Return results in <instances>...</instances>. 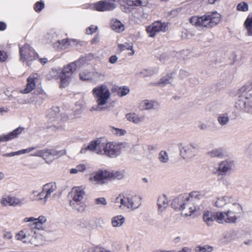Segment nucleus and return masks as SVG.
Segmentation results:
<instances>
[{
    "label": "nucleus",
    "instance_id": "nucleus-1",
    "mask_svg": "<svg viewBox=\"0 0 252 252\" xmlns=\"http://www.w3.org/2000/svg\"><path fill=\"white\" fill-rule=\"evenodd\" d=\"M85 61L84 58H80L79 60L69 63L64 66L62 72H60L56 69H52L47 74V78L48 80L57 79L59 76L61 78V87L64 88L67 86L71 79L72 74L76 68L80 66V64Z\"/></svg>",
    "mask_w": 252,
    "mask_h": 252
},
{
    "label": "nucleus",
    "instance_id": "nucleus-2",
    "mask_svg": "<svg viewBox=\"0 0 252 252\" xmlns=\"http://www.w3.org/2000/svg\"><path fill=\"white\" fill-rule=\"evenodd\" d=\"M242 212V205L239 203H234L225 211L216 212L217 222L220 224H236L240 219Z\"/></svg>",
    "mask_w": 252,
    "mask_h": 252
},
{
    "label": "nucleus",
    "instance_id": "nucleus-3",
    "mask_svg": "<svg viewBox=\"0 0 252 252\" xmlns=\"http://www.w3.org/2000/svg\"><path fill=\"white\" fill-rule=\"evenodd\" d=\"M252 81L249 84L243 86L239 90L235 107L240 111L252 113Z\"/></svg>",
    "mask_w": 252,
    "mask_h": 252
},
{
    "label": "nucleus",
    "instance_id": "nucleus-4",
    "mask_svg": "<svg viewBox=\"0 0 252 252\" xmlns=\"http://www.w3.org/2000/svg\"><path fill=\"white\" fill-rule=\"evenodd\" d=\"M92 94L96 105L91 107L90 111L93 112L106 110L105 105L108 103L111 96V93L108 87L104 84L98 85L93 89Z\"/></svg>",
    "mask_w": 252,
    "mask_h": 252
},
{
    "label": "nucleus",
    "instance_id": "nucleus-5",
    "mask_svg": "<svg viewBox=\"0 0 252 252\" xmlns=\"http://www.w3.org/2000/svg\"><path fill=\"white\" fill-rule=\"evenodd\" d=\"M220 19V15L215 11L209 12L201 17H192L190 18L189 22L197 27L210 28L219 23Z\"/></svg>",
    "mask_w": 252,
    "mask_h": 252
},
{
    "label": "nucleus",
    "instance_id": "nucleus-6",
    "mask_svg": "<svg viewBox=\"0 0 252 252\" xmlns=\"http://www.w3.org/2000/svg\"><path fill=\"white\" fill-rule=\"evenodd\" d=\"M191 199L189 198L187 194L180 195L173 200L172 207L175 210H181L182 215L190 216L196 208Z\"/></svg>",
    "mask_w": 252,
    "mask_h": 252
},
{
    "label": "nucleus",
    "instance_id": "nucleus-7",
    "mask_svg": "<svg viewBox=\"0 0 252 252\" xmlns=\"http://www.w3.org/2000/svg\"><path fill=\"white\" fill-rule=\"evenodd\" d=\"M115 202H120V208H126L131 210L138 208L141 204V197L138 195L119 196L116 198Z\"/></svg>",
    "mask_w": 252,
    "mask_h": 252
},
{
    "label": "nucleus",
    "instance_id": "nucleus-8",
    "mask_svg": "<svg viewBox=\"0 0 252 252\" xmlns=\"http://www.w3.org/2000/svg\"><path fill=\"white\" fill-rule=\"evenodd\" d=\"M19 52L20 60L26 62L28 65L30 63L38 58V55L29 44H25L20 48Z\"/></svg>",
    "mask_w": 252,
    "mask_h": 252
},
{
    "label": "nucleus",
    "instance_id": "nucleus-9",
    "mask_svg": "<svg viewBox=\"0 0 252 252\" xmlns=\"http://www.w3.org/2000/svg\"><path fill=\"white\" fill-rule=\"evenodd\" d=\"M108 171L99 170L93 172L90 176L89 180L94 185H103L109 179Z\"/></svg>",
    "mask_w": 252,
    "mask_h": 252
},
{
    "label": "nucleus",
    "instance_id": "nucleus-10",
    "mask_svg": "<svg viewBox=\"0 0 252 252\" xmlns=\"http://www.w3.org/2000/svg\"><path fill=\"white\" fill-rule=\"evenodd\" d=\"M59 110L58 108H56L55 110L51 109L49 110L47 114V118L49 123L52 124L50 127H53V129H61L63 127V126L61 123V119L59 113Z\"/></svg>",
    "mask_w": 252,
    "mask_h": 252
},
{
    "label": "nucleus",
    "instance_id": "nucleus-11",
    "mask_svg": "<svg viewBox=\"0 0 252 252\" xmlns=\"http://www.w3.org/2000/svg\"><path fill=\"white\" fill-rule=\"evenodd\" d=\"M197 145L194 143H191L188 145H181L180 147V155L185 159H189L195 155Z\"/></svg>",
    "mask_w": 252,
    "mask_h": 252
},
{
    "label": "nucleus",
    "instance_id": "nucleus-12",
    "mask_svg": "<svg viewBox=\"0 0 252 252\" xmlns=\"http://www.w3.org/2000/svg\"><path fill=\"white\" fill-rule=\"evenodd\" d=\"M66 153L65 150L56 151L52 149H46L39 150L31 155L32 156L39 157L45 159V157H61L65 155Z\"/></svg>",
    "mask_w": 252,
    "mask_h": 252
},
{
    "label": "nucleus",
    "instance_id": "nucleus-13",
    "mask_svg": "<svg viewBox=\"0 0 252 252\" xmlns=\"http://www.w3.org/2000/svg\"><path fill=\"white\" fill-rule=\"evenodd\" d=\"M25 203V198H18L14 196L5 195L0 199V203L3 206H21Z\"/></svg>",
    "mask_w": 252,
    "mask_h": 252
},
{
    "label": "nucleus",
    "instance_id": "nucleus-14",
    "mask_svg": "<svg viewBox=\"0 0 252 252\" xmlns=\"http://www.w3.org/2000/svg\"><path fill=\"white\" fill-rule=\"evenodd\" d=\"M234 167V162L231 160H225L219 163L217 170L218 175H225L231 172Z\"/></svg>",
    "mask_w": 252,
    "mask_h": 252
},
{
    "label": "nucleus",
    "instance_id": "nucleus-15",
    "mask_svg": "<svg viewBox=\"0 0 252 252\" xmlns=\"http://www.w3.org/2000/svg\"><path fill=\"white\" fill-rule=\"evenodd\" d=\"M167 24L165 23H161L160 21H156L153 23L151 25L147 28V32L149 34V36L153 37L156 33L166 31Z\"/></svg>",
    "mask_w": 252,
    "mask_h": 252
},
{
    "label": "nucleus",
    "instance_id": "nucleus-16",
    "mask_svg": "<svg viewBox=\"0 0 252 252\" xmlns=\"http://www.w3.org/2000/svg\"><path fill=\"white\" fill-rule=\"evenodd\" d=\"M123 145L124 144L122 143L117 144L113 142H106V155L110 158L117 157L120 154L121 149Z\"/></svg>",
    "mask_w": 252,
    "mask_h": 252
},
{
    "label": "nucleus",
    "instance_id": "nucleus-17",
    "mask_svg": "<svg viewBox=\"0 0 252 252\" xmlns=\"http://www.w3.org/2000/svg\"><path fill=\"white\" fill-rule=\"evenodd\" d=\"M32 234L33 229L31 228H24L16 234L15 238L16 240L21 241L24 243H30Z\"/></svg>",
    "mask_w": 252,
    "mask_h": 252
},
{
    "label": "nucleus",
    "instance_id": "nucleus-18",
    "mask_svg": "<svg viewBox=\"0 0 252 252\" xmlns=\"http://www.w3.org/2000/svg\"><path fill=\"white\" fill-rule=\"evenodd\" d=\"M43 191L45 192L44 199L48 201L49 199L54 198L56 195L57 185L55 183H50L43 186Z\"/></svg>",
    "mask_w": 252,
    "mask_h": 252
},
{
    "label": "nucleus",
    "instance_id": "nucleus-19",
    "mask_svg": "<svg viewBox=\"0 0 252 252\" xmlns=\"http://www.w3.org/2000/svg\"><path fill=\"white\" fill-rule=\"evenodd\" d=\"M160 106L159 103L154 100L144 99L139 104V108L141 111L158 110Z\"/></svg>",
    "mask_w": 252,
    "mask_h": 252
},
{
    "label": "nucleus",
    "instance_id": "nucleus-20",
    "mask_svg": "<svg viewBox=\"0 0 252 252\" xmlns=\"http://www.w3.org/2000/svg\"><path fill=\"white\" fill-rule=\"evenodd\" d=\"M107 1H100L94 5V8L97 11H104L114 9L116 5L114 2L116 0H106Z\"/></svg>",
    "mask_w": 252,
    "mask_h": 252
},
{
    "label": "nucleus",
    "instance_id": "nucleus-21",
    "mask_svg": "<svg viewBox=\"0 0 252 252\" xmlns=\"http://www.w3.org/2000/svg\"><path fill=\"white\" fill-rule=\"evenodd\" d=\"M86 195L84 189L80 187H75L72 188L71 191V196L72 200L70 201H73L76 203L81 202Z\"/></svg>",
    "mask_w": 252,
    "mask_h": 252
},
{
    "label": "nucleus",
    "instance_id": "nucleus-22",
    "mask_svg": "<svg viewBox=\"0 0 252 252\" xmlns=\"http://www.w3.org/2000/svg\"><path fill=\"white\" fill-rule=\"evenodd\" d=\"M234 203H238L235 198L231 196H224L218 198L215 202V206L222 207L224 205L233 206Z\"/></svg>",
    "mask_w": 252,
    "mask_h": 252
},
{
    "label": "nucleus",
    "instance_id": "nucleus-23",
    "mask_svg": "<svg viewBox=\"0 0 252 252\" xmlns=\"http://www.w3.org/2000/svg\"><path fill=\"white\" fill-rule=\"evenodd\" d=\"M127 121L136 125H138L145 121L144 115H140L134 112H130L126 115Z\"/></svg>",
    "mask_w": 252,
    "mask_h": 252
},
{
    "label": "nucleus",
    "instance_id": "nucleus-24",
    "mask_svg": "<svg viewBox=\"0 0 252 252\" xmlns=\"http://www.w3.org/2000/svg\"><path fill=\"white\" fill-rule=\"evenodd\" d=\"M169 203V200L166 195L164 194L159 195L157 199L158 211L161 213L164 211L168 207Z\"/></svg>",
    "mask_w": 252,
    "mask_h": 252
},
{
    "label": "nucleus",
    "instance_id": "nucleus-25",
    "mask_svg": "<svg viewBox=\"0 0 252 252\" xmlns=\"http://www.w3.org/2000/svg\"><path fill=\"white\" fill-rule=\"evenodd\" d=\"M45 241V239L42 235L33 230V234L30 241L31 244L38 246L43 245Z\"/></svg>",
    "mask_w": 252,
    "mask_h": 252
},
{
    "label": "nucleus",
    "instance_id": "nucleus-26",
    "mask_svg": "<svg viewBox=\"0 0 252 252\" xmlns=\"http://www.w3.org/2000/svg\"><path fill=\"white\" fill-rule=\"evenodd\" d=\"M23 129V127H19L7 135H1L0 136V141H7L16 138L22 132Z\"/></svg>",
    "mask_w": 252,
    "mask_h": 252
},
{
    "label": "nucleus",
    "instance_id": "nucleus-27",
    "mask_svg": "<svg viewBox=\"0 0 252 252\" xmlns=\"http://www.w3.org/2000/svg\"><path fill=\"white\" fill-rule=\"evenodd\" d=\"M216 216V212L206 211L203 214V220L207 225L211 226L215 220L217 221Z\"/></svg>",
    "mask_w": 252,
    "mask_h": 252
},
{
    "label": "nucleus",
    "instance_id": "nucleus-28",
    "mask_svg": "<svg viewBox=\"0 0 252 252\" xmlns=\"http://www.w3.org/2000/svg\"><path fill=\"white\" fill-rule=\"evenodd\" d=\"M126 221V219L123 215L115 216L112 218L111 224L113 227L120 228L122 227Z\"/></svg>",
    "mask_w": 252,
    "mask_h": 252
},
{
    "label": "nucleus",
    "instance_id": "nucleus-29",
    "mask_svg": "<svg viewBox=\"0 0 252 252\" xmlns=\"http://www.w3.org/2000/svg\"><path fill=\"white\" fill-rule=\"evenodd\" d=\"M96 140L90 142L88 145H84L80 151V154H86L88 152H96Z\"/></svg>",
    "mask_w": 252,
    "mask_h": 252
},
{
    "label": "nucleus",
    "instance_id": "nucleus-30",
    "mask_svg": "<svg viewBox=\"0 0 252 252\" xmlns=\"http://www.w3.org/2000/svg\"><path fill=\"white\" fill-rule=\"evenodd\" d=\"M217 121L221 126H224L227 125L230 122L229 113L224 112L219 114L217 117Z\"/></svg>",
    "mask_w": 252,
    "mask_h": 252
},
{
    "label": "nucleus",
    "instance_id": "nucleus-31",
    "mask_svg": "<svg viewBox=\"0 0 252 252\" xmlns=\"http://www.w3.org/2000/svg\"><path fill=\"white\" fill-rule=\"evenodd\" d=\"M36 77L34 75L31 76L28 79V83L26 88L22 91L23 93L28 94L32 91L35 87V79Z\"/></svg>",
    "mask_w": 252,
    "mask_h": 252
},
{
    "label": "nucleus",
    "instance_id": "nucleus-32",
    "mask_svg": "<svg viewBox=\"0 0 252 252\" xmlns=\"http://www.w3.org/2000/svg\"><path fill=\"white\" fill-rule=\"evenodd\" d=\"M224 151L221 148L213 149L207 153V155L212 158H222L224 156Z\"/></svg>",
    "mask_w": 252,
    "mask_h": 252
},
{
    "label": "nucleus",
    "instance_id": "nucleus-33",
    "mask_svg": "<svg viewBox=\"0 0 252 252\" xmlns=\"http://www.w3.org/2000/svg\"><path fill=\"white\" fill-rule=\"evenodd\" d=\"M106 142L105 141H103L99 139H97L96 153H97L98 155H106Z\"/></svg>",
    "mask_w": 252,
    "mask_h": 252
},
{
    "label": "nucleus",
    "instance_id": "nucleus-34",
    "mask_svg": "<svg viewBox=\"0 0 252 252\" xmlns=\"http://www.w3.org/2000/svg\"><path fill=\"white\" fill-rule=\"evenodd\" d=\"M80 79L82 81H89L93 79V72L88 70H83L79 73Z\"/></svg>",
    "mask_w": 252,
    "mask_h": 252
},
{
    "label": "nucleus",
    "instance_id": "nucleus-35",
    "mask_svg": "<svg viewBox=\"0 0 252 252\" xmlns=\"http://www.w3.org/2000/svg\"><path fill=\"white\" fill-rule=\"evenodd\" d=\"M108 174L109 180L115 179L121 180L125 176L124 171H108Z\"/></svg>",
    "mask_w": 252,
    "mask_h": 252
},
{
    "label": "nucleus",
    "instance_id": "nucleus-36",
    "mask_svg": "<svg viewBox=\"0 0 252 252\" xmlns=\"http://www.w3.org/2000/svg\"><path fill=\"white\" fill-rule=\"evenodd\" d=\"M111 27L114 31L117 32H120L124 30V25L117 20L111 21Z\"/></svg>",
    "mask_w": 252,
    "mask_h": 252
},
{
    "label": "nucleus",
    "instance_id": "nucleus-37",
    "mask_svg": "<svg viewBox=\"0 0 252 252\" xmlns=\"http://www.w3.org/2000/svg\"><path fill=\"white\" fill-rule=\"evenodd\" d=\"M173 72H172L171 73L168 74L167 76L162 77L157 83V85L162 87L170 83L171 80L173 78Z\"/></svg>",
    "mask_w": 252,
    "mask_h": 252
},
{
    "label": "nucleus",
    "instance_id": "nucleus-38",
    "mask_svg": "<svg viewBox=\"0 0 252 252\" xmlns=\"http://www.w3.org/2000/svg\"><path fill=\"white\" fill-rule=\"evenodd\" d=\"M133 45L131 43H125L124 44H120L118 45V48L121 51H124L125 50H130L131 52L128 53V55L130 56H132L134 54V50H132Z\"/></svg>",
    "mask_w": 252,
    "mask_h": 252
},
{
    "label": "nucleus",
    "instance_id": "nucleus-39",
    "mask_svg": "<svg viewBox=\"0 0 252 252\" xmlns=\"http://www.w3.org/2000/svg\"><path fill=\"white\" fill-rule=\"evenodd\" d=\"M37 220L35 222V228L38 229H41L43 228V225H44L47 221V219L43 216H40L38 218H35Z\"/></svg>",
    "mask_w": 252,
    "mask_h": 252
},
{
    "label": "nucleus",
    "instance_id": "nucleus-40",
    "mask_svg": "<svg viewBox=\"0 0 252 252\" xmlns=\"http://www.w3.org/2000/svg\"><path fill=\"white\" fill-rule=\"evenodd\" d=\"M244 25L249 35H252V17L248 16L246 20Z\"/></svg>",
    "mask_w": 252,
    "mask_h": 252
},
{
    "label": "nucleus",
    "instance_id": "nucleus-41",
    "mask_svg": "<svg viewBox=\"0 0 252 252\" xmlns=\"http://www.w3.org/2000/svg\"><path fill=\"white\" fill-rule=\"evenodd\" d=\"M158 159L161 163H167L169 159V155L166 151H161L158 154Z\"/></svg>",
    "mask_w": 252,
    "mask_h": 252
},
{
    "label": "nucleus",
    "instance_id": "nucleus-42",
    "mask_svg": "<svg viewBox=\"0 0 252 252\" xmlns=\"http://www.w3.org/2000/svg\"><path fill=\"white\" fill-rule=\"evenodd\" d=\"M111 132L118 136H122L126 135L127 133L126 131L124 129L116 128L114 126L110 127Z\"/></svg>",
    "mask_w": 252,
    "mask_h": 252
},
{
    "label": "nucleus",
    "instance_id": "nucleus-43",
    "mask_svg": "<svg viewBox=\"0 0 252 252\" xmlns=\"http://www.w3.org/2000/svg\"><path fill=\"white\" fill-rule=\"evenodd\" d=\"M194 250L195 252H212L213 250V248L208 245L203 246H198L195 247Z\"/></svg>",
    "mask_w": 252,
    "mask_h": 252
},
{
    "label": "nucleus",
    "instance_id": "nucleus-44",
    "mask_svg": "<svg viewBox=\"0 0 252 252\" xmlns=\"http://www.w3.org/2000/svg\"><path fill=\"white\" fill-rule=\"evenodd\" d=\"M94 204L97 206L98 207H103L107 205V202L105 198L99 197L94 199Z\"/></svg>",
    "mask_w": 252,
    "mask_h": 252
},
{
    "label": "nucleus",
    "instance_id": "nucleus-45",
    "mask_svg": "<svg viewBox=\"0 0 252 252\" xmlns=\"http://www.w3.org/2000/svg\"><path fill=\"white\" fill-rule=\"evenodd\" d=\"M86 169L85 164H80L76 166L75 168H71L70 170V174H77L79 172H83Z\"/></svg>",
    "mask_w": 252,
    "mask_h": 252
},
{
    "label": "nucleus",
    "instance_id": "nucleus-46",
    "mask_svg": "<svg viewBox=\"0 0 252 252\" xmlns=\"http://www.w3.org/2000/svg\"><path fill=\"white\" fill-rule=\"evenodd\" d=\"M69 204L74 210L79 212H83L85 210V207L81 202L76 203L73 201H70Z\"/></svg>",
    "mask_w": 252,
    "mask_h": 252
},
{
    "label": "nucleus",
    "instance_id": "nucleus-47",
    "mask_svg": "<svg viewBox=\"0 0 252 252\" xmlns=\"http://www.w3.org/2000/svg\"><path fill=\"white\" fill-rule=\"evenodd\" d=\"M189 198H191L190 200H193V202L194 203L195 199H200L203 196L202 195L199 191H192L188 195Z\"/></svg>",
    "mask_w": 252,
    "mask_h": 252
},
{
    "label": "nucleus",
    "instance_id": "nucleus-48",
    "mask_svg": "<svg viewBox=\"0 0 252 252\" xmlns=\"http://www.w3.org/2000/svg\"><path fill=\"white\" fill-rule=\"evenodd\" d=\"M237 10L239 11H247L249 10V5L246 2H241L237 5Z\"/></svg>",
    "mask_w": 252,
    "mask_h": 252
},
{
    "label": "nucleus",
    "instance_id": "nucleus-49",
    "mask_svg": "<svg viewBox=\"0 0 252 252\" xmlns=\"http://www.w3.org/2000/svg\"><path fill=\"white\" fill-rule=\"evenodd\" d=\"M129 92V89L126 87L119 88L117 91L118 95L120 96H124L128 94Z\"/></svg>",
    "mask_w": 252,
    "mask_h": 252
},
{
    "label": "nucleus",
    "instance_id": "nucleus-50",
    "mask_svg": "<svg viewBox=\"0 0 252 252\" xmlns=\"http://www.w3.org/2000/svg\"><path fill=\"white\" fill-rule=\"evenodd\" d=\"M45 195V192L43 191V188H42V190L37 194V200L40 201L42 204H45L47 201H45L44 199V196Z\"/></svg>",
    "mask_w": 252,
    "mask_h": 252
},
{
    "label": "nucleus",
    "instance_id": "nucleus-51",
    "mask_svg": "<svg viewBox=\"0 0 252 252\" xmlns=\"http://www.w3.org/2000/svg\"><path fill=\"white\" fill-rule=\"evenodd\" d=\"M37 220L34 217H26L23 220L24 222H31V225H34L35 227V222Z\"/></svg>",
    "mask_w": 252,
    "mask_h": 252
},
{
    "label": "nucleus",
    "instance_id": "nucleus-52",
    "mask_svg": "<svg viewBox=\"0 0 252 252\" xmlns=\"http://www.w3.org/2000/svg\"><path fill=\"white\" fill-rule=\"evenodd\" d=\"M44 7V4L42 2H37L34 6V9L36 12L40 11Z\"/></svg>",
    "mask_w": 252,
    "mask_h": 252
},
{
    "label": "nucleus",
    "instance_id": "nucleus-53",
    "mask_svg": "<svg viewBox=\"0 0 252 252\" xmlns=\"http://www.w3.org/2000/svg\"><path fill=\"white\" fill-rule=\"evenodd\" d=\"M97 30V27L92 25L88 29H87L86 33L88 34H92L95 32Z\"/></svg>",
    "mask_w": 252,
    "mask_h": 252
},
{
    "label": "nucleus",
    "instance_id": "nucleus-54",
    "mask_svg": "<svg viewBox=\"0 0 252 252\" xmlns=\"http://www.w3.org/2000/svg\"><path fill=\"white\" fill-rule=\"evenodd\" d=\"M132 5L136 6H145L147 4V2H143L140 0H135L132 1Z\"/></svg>",
    "mask_w": 252,
    "mask_h": 252
},
{
    "label": "nucleus",
    "instance_id": "nucleus-55",
    "mask_svg": "<svg viewBox=\"0 0 252 252\" xmlns=\"http://www.w3.org/2000/svg\"><path fill=\"white\" fill-rule=\"evenodd\" d=\"M169 59V56L166 54V53H164L163 54H162L160 57H159V60L160 61L164 63V62H166V61H167Z\"/></svg>",
    "mask_w": 252,
    "mask_h": 252
},
{
    "label": "nucleus",
    "instance_id": "nucleus-56",
    "mask_svg": "<svg viewBox=\"0 0 252 252\" xmlns=\"http://www.w3.org/2000/svg\"><path fill=\"white\" fill-rule=\"evenodd\" d=\"M104 77V76L103 75L98 72H93V79L97 78L100 80H102L103 79Z\"/></svg>",
    "mask_w": 252,
    "mask_h": 252
},
{
    "label": "nucleus",
    "instance_id": "nucleus-57",
    "mask_svg": "<svg viewBox=\"0 0 252 252\" xmlns=\"http://www.w3.org/2000/svg\"><path fill=\"white\" fill-rule=\"evenodd\" d=\"M84 252H101V248H96L95 249L90 248V249L85 250L84 251Z\"/></svg>",
    "mask_w": 252,
    "mask_h": 252
},
{
    "label": "nucleus",
    "instance_id": "nucleus-58",
    "mask_svg": "<svg viewBox=\"0 0 252 252\" xmlns=\"http://www.w3.org/2000/svg\"><path fill=\"white\" fill-rule=\"evenodd\" d=\"M7 57V56L6 53L3 51H0V62H4L6 60Z\"/></svg>",
    "mask_w": 252,
    "mask_h": 252
},
{
    "label": "nucleus",
    "instance_id": "nucleus-59",
    "mask_svg": "<svg viewBox=\"0 0 252 252\" xmlns=\"http://www.w3.org/2000/svg\"><path fill=\"white\" fill-rule=\"evenodd\" d=\"M188 73L184 70H180L179 73V76L180 78L183 79L188 75Z\"/></svg>",
    "mask_w": 252,
    "mask_h": 252
},
{
    "label": "nucleus",
    "instance_id": "nucleus-60",
    "mask_svg": "<svg viewBox=\"0 0 252 252\" xmlns=\"http://www.w3.org/2000/svg\"><path fill=\"white\" fill-rule=\"evenodd\" d=\"M13 236L12 233L9 231H6L4 232L3 237L5 239H11Z\"/></svg>",
    "mask_w": 252,
    "mask_h": 252
},
{
    "label": "nucleus",
    "instance_id": "nucleus-61",
    "mask_svg": "<svg viewBox=\"0 0 252 252\" xmlns=\"http://www.w3.org/2000/svg\"><path fill=\"white\" fill-rule=\"evenodd\" d=\"M198 127L202 130H205L208 128V126L203 123H200L198 125Z\"/></svg>",
    "mask_w": 252,
    "mask_h": 252
},
{
    "label": "nucleus",
    "instance_id": "nucleus-62",
    "mask_svg": "<svg viewBox=\"0 0 252 252\" xmlns=\"http://www.w3.org/2000/svg\"><path fill=\"white\" fill-rule=\"evenodd\" d=\"M118 57L116 56H112L109 58V62L111 63H115L118 60Z\"/></svg>",
    "mask_w": 252,
    "mask_h": 252
},
{
    "label": "nucleus",
    "instance_id": "nucleus-63",
    "mask_svg": "<svg viewBox=\"0 0 252 252\" xmlns=\"http://www.w3.org/2000/svg\"><path fill=\"white\" fill-rule=\"evenodd\" d=\"M36 59H38V61L40 62V63L44 65L45 64H46L47 62H48V59L47 58H39V57L38 56V58H36Z\"/></svg>",
    "mask_w": 252,
    "mask_h": 252
},
{
    "label": "nucleus",
    "instance_id": "nucleus-64",
    "mask_svg": "<svg viewBox=\"0 0 252 252\" xmlns=\"http://www.w3.org/2000/svg\"><path fill=\"white\" fill-rule=\"evenodd\" d=\"M35 148V147H30L26 149L22 150V154H25L28 153H30V152L33 151Z\"/></svg>",
    "mask_w": 252,
    "mask_h": 252
}]
</instances>
